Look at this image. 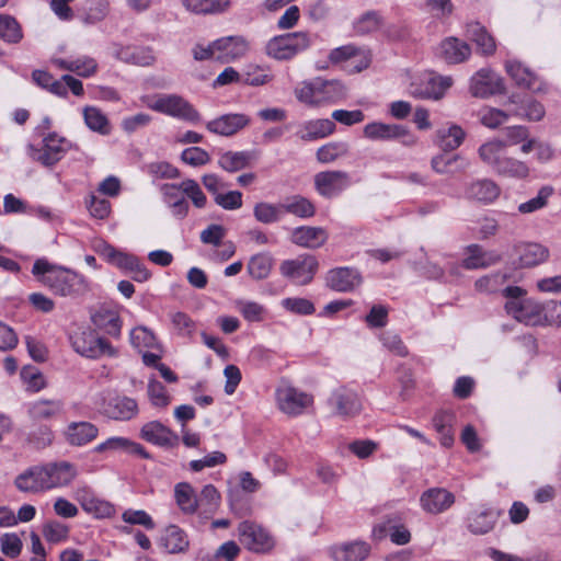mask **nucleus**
<instances>
[{
    "mask_svg": "<svg viewBox=\"0 0 561 561\" xmlns=\"http://www.w3.org/2000/svg\"><path fill=\"white\" fill-rule=\"evenodd\" d=\"M147 393L153 407L167 408L171 403V396L165 387L156 378L148 380Z\"/></svg>",
    "mask_w": 561,
    "mask_h": 561,
    "instance_id": "bf43d9fd",
    "label": "nucleus"
},
{
    "mask_svg": "<svg viewBox=\"0 0 561 561\" xmlns=\"http://www.w3.org/2000/svg\"><path fill=\"white\" fill-rule=\"evenodd\" d=\"M183 7L194 14H216L230 5V0H182Z\"/></svg>",
    "mask_w": 561,
    "mask_h": 561,
    "instance_id": "49530a36",
    "label": "nucleus"
},
{
    "mask_svg": "<svg viewBox=\"0 0 561 561\" xmlns=\"http://www.w3.org/2000/svg\"><path fill=\"white\" fill-rule=\"evenodd\" d=\"M436 55L449 65H458L470 57L471 48L465 41L448 36L439 43Z\"/></svg>",
    "mask_w": 561,
    "mask_h": 561,
    "instance_id": "4be33fe9",
    "label": "nucleus"
},
{
    "mask_svg": "<svg viewBox=\"0 0 561 561\" xmlns=\"http://www.w3.org/2000/svg\"><path fill=\"white\" fill-rule=\"evenodd\" d=\"M455 501V495L448 490L431 488L421 494L420 505L424 512L437 515L449 510Z\"/></svg>",
    "mask_w": 561,
    "mask_h": 561,
    "instance_id": "aec40b11",
    "label": "nucleus"
},
{
    "mask_svg": "<svg viewBox=\"0 0 561 561\" xmlns=\"http://www.w3.org/2000/svg\"><path fill=\"white\" fill-rule=\"evenodd\" d=\"M318 270L319 262L317 257L308 253L285 260L279 265L280 275L299 286L311 283Z\"/></svg>",
    "mask_w": 561,
    "mask_h": 561,
    "instance_id": "9d476101",
    "label": "nucleus"
},
{
    "mask_svg": "<svg viewBox=\"0 0 561 561\" xmlns=\"http://www.w3.org/2000/svg\"><path fill=\"white\" fill-rule=\"evenodd\" d=\"M23 542L15 533H5L0 536L1 552L8 558L15 559L21 554Z\"/></svg>",
    "mask_w": 561,
    "mask_h": 561,
    "instance_id": "338daca9",
    "label": "nucleus"
},
{
    "mask_svg": "<svg viewBox=\"0 0 561 561\" xmlns=\"http://www.w3.org/2000/svg\"><path fill=\"white\" fill-rule=\"evenodd\" d=\"M273 265V256L268 252H262L250 257L247 271L253 279L261 280L268 277Z\"/></svg>",
    "mask_w": 561,
    "mask_h": 561,
    "instance_id": "c03bdc74",
    "label": "nucleus"
},
{
    "mask_svg": "<svg viewBox=\"0 0 561 561\" xmlns=\"http://www.w3.org/2000/svg\"><path fill=\"white\" fill-rule=\"evenodd\" d=\"M54 65L61 70L75 72L80 77L89 78L98 70V62L89 56H80L75 59H54Z\"/></svg>",
    "mask_w": 561,
    "mask_h": 561,
    "instance_id": "e433bc0d",
    "label": "nucleus"
},
{
    "mask_svg": "<svg viewBox=\"0 0 561 561\" xmlns=\"http://www.w3.org/2000/svg\"><path fill=\"white\" fill-rule=\"evenodd\" d=\"M99 435V428L91 422H70L64 430L66 443L73 447H83L93 442Z\"/></svg>",
    "mask_w": 561,
    "mask_h": 561,
    "instance_id": "5701e85b",
    "label": "nucleus"
},
{
    "mask_svg": "<svg viewBox=\"0 0 561 561\" xmlns=\"http://www.w3.org/2000/svg\"><path fill=\"white\" fill-rule=\"evenodd\" d=\"M311 44L312 36L308 32H293L270 39L266 53L275 59L285 60L305 51Z\"/></svg>",
    "mask_w": 561,
    "mask_h": 561,
    "instance_id": "6e6552de",
    "label": "nucleus"
},
{
    "mask_svg": "<svg viewBox=\"0 0 561 561\" xmlns=\"http://www.w3.org/2000/svg\"><path fill=\"white\" fill-rule=\"evenodd\" d=\"M529 130L522 125L508 126L497 130L493 136V150L516 145H524L529 141Z\"/></svg>",
    "mask_w": 561,
    "mask_h": 561,
    "instance_id": "473e14b6",
    "label": "nucleus"
},
{
    "mask_svg": "<svg viewBox=\"0 0 561 561\" xmlns=\"http://www.w3.org/2000/svg\"><path fill=\"white\" fill-rule=\"evenodd\" d=\"M348 145L344 141H333L317 150V159L321 163H330L348 153Z\"/></svg>",
    "mask_w": 561,
    "mask_h": 561,
    "instance_id": "13d9d810",
    "label": "nucleus"
},
{
    "mask_svg": "<svg viewBox=\"0 0 561 561\" xmlns=\"http://www.w3.org/2000/svg\"><path fill=\"white\" fill-rule=\"evenodd\" d=\"M72 350L89 359L115 357L117 350L104 337L90 329H78L69 335Z\"/></svg>",
    "mask_w": 561,
    "mask_h": 561,
    "instance_id": "423d86ee",
    "label": "nucleus"
},
{
    "mask_svg": "<svg viewBox=\"0 0 561 561\" xmlns=\"http://www.w3.org/2000/svg\"><path fill=\"white\" fill-rule=\"evenodd\" d=\"M75 497L85 512L93 513L96 516H106L112 511L106 502L98 500L87 486L77 489Z\"/></svg>",
    "mask_w": 561,
    "mask_h": 561,
    "instance_id": "a19ab883",
    "label": "nucleus"
},
{
    "mask_svg": "<svg viewBox=\"0 0 561 561\" xmlns=\"http://www.w3.org/2000/svg\"><path fill=\"white\" fill-rule=\"evenodd\" d=\"M350 185L351 178L345 171L330 170L314 175V188L324 198L339 196Z\"/></svg>",
    "mask_w": 561,
    "mask_h": 561,
    "instance_id": "4468645a",
    "label": "nucleus"
},
{
    "mask_svg": "<svg viewBox=\"0 0 561 561\" xmlns=\"http://www.w3.org/2000/svg\"><path fill=\"white\" fill-rule=\"evenodd\" d=\"M328 240L327 231L321 227L301 226L291 231L290 241L301 248L318 249Z\"/></svg>",
    "mask_w": 561,
    "mask_h": 561,
    "instance_id": "393cba45",
    "label": "nucleus"
},
{
    "mask_svg": "<svg viewBox=\"0 0 561 561\" xmlns=\"http://www.w3.org/2000/svg\"><path fill=\"white\" fill-rule=\"evenodd\" d=\"M253 216L256 221L264 225L278 222L283 218L282 204H272L268 202L256 203L253 207Z\"/></svg>",
    "mask_w": 561,
    "mask_h": 561,
    "instance_id": "09e8293b",
    "label": "nucleus"
},
{
    "mask_svg": "<svg viewBox=\"0 0 561 561\" xmlns=\"http://www.w3.org/2000/svg\"><path fill=\"white\" fill-rule=\"evenodd\" d=\"M466 34L470 41L476 43L478 49L483 55H489L491 36L483 25L479 22H470L467 24Z\"/></svg>",
    "mask_w": 561,
    "mask_h": 561,
    "instance_id": "6e6d98bb",
    "label": "nucleus"
},
{
    "mask_svg": "<svg viewBox=\"0 0 561 561\" xmlns=\"http://www.w3.org/2000/svg\"><path fill=\"white\" fill-rule=\"evenodd\" d=\"M129 341L131 346L138 350V352H142L145 350L163 352L162 344L154 332L145 325H138L131 329L129 333Z\"/></svg>",
    "mask_w": 561,
    "mask_h": 561,
    "instance_id": "4c0bfd02",
    "label": "nucleus"
},
{
    "mask_svg": "<svg viewBox=\"0 0 561 561\" xmlns=\"http://www.w3.org/2000/svg\"><path fill=\"white\" fill-rule=\"evenodd\" d=\"M250 154L245 151H227L219 157L218 164L227 172H237L249 165Z\"/></svg>",
    "mask_w": 561,
    "mask_h": 561,
    "instance_id": "5fc2aeb1",
    "label": "nucleus"
},
{
    "mask_svg": "<svg viewBox=\"0 0 561 561\" xmlns=\"http://www.w3.org/2000/svg\"><path fill=\"white\" fill-rule=\"evenodd\" d=\"M91 321L99 330L111 336L117 337L121 335L122 321L118 312L114 309L100 307L92 313Z\"/></svg>",
    "mask_w": 561,
    "mask_h": 561,
    "instance_id": "2f4dec72",
    "label": "nucleus"
},
{
    "mask_svg": "<svg viewBox=\"0 0 561 561\" xmlns=\"http://www.w3.org/2000/svg\"><path fill=\"white\" fill-rule=\"evenodd\" d=\"M250 122V117L243 113H229L209 121L206 128L213 134L229 137L245 128Z\"/></svg>",
    "mask_w": 561,
    "mask_h": 561,
    "instance_id": "412c9836",
    "label": "nucleus"
},
{
    "mask_svg": "<svg viewBox=\"0 0 561 561\" xmlns=\"http://www.w3.org/2000/svg\"><path fill=\"white\" fill-rule=\"evenodd\" d=\"M83 119L87 127L101 135H108L111 126L106 115L95 106H85L82 110Z\"/></svg>",
    "mask_w": 561,
    "mask_h": 561,
    "instance_id": "de8ad7c7",
    "label": "nucleus"
},
{
    "mask_svg": "<svg viewBox=\"0 0 561 561\" xmlns=\"http://www.w3.org/2000/svg\"><path fill=\"white\" fill-rule=\"evenodd\" d=\"M424 10L437 20L448 19L455 5L451 0H424Z\"/></svg>",
    "mask_w": 561,
    "mask_h": 561,
    "instance_id": "69168bd1",
    "label": "nucleus"
},
{
    "mask_svg": "<svg viewBox=\"0 0 561 561\" xmlns=\"http://www.w3.org/2000/svg\"><path fill=\"white\" fill-rule=\"evenodd\" d=\"M280 204L283 215L286 213L306 219L314 216L316 214L313 203L302 195L288 196Z\"/></svg>",
    "mask_w": 561,
    "mask_h": 561,
    "instance_id": "ea45409f",
    "label": "nucleus"
},
{
    "mask_svg": "<svg viewBox=\"0 0 561 561\" xmlns=\"http://www.w3.org/2000/svg\"><path fill=\"white\" fill-rule=\"evenodd\" d=\"M64 403L58 399H39L28 405V415L32 420H49L62 412Z\"/></svg>",
    "mask_w": 561,
    "mask_h": 561,
    "instance_id": "58836bf2",
    "label": "nucleus"
},
{
    "mask_svg": "<svg viewBox=\"0 0 561 561\" xmlns=\"http://www.w3.org/2000/svg\"><path fill=\"white\" fill-rule=\"evenodd\" d=\"M70 147L71 144L68 139L56 133H49L44 137L42 148L38 149L32 145L28 146V154L34 161L45 167H51L61 160Z\"/></svg>",
    "mask_w": 561,
    "mask_h": 561,
    "instance_id": "9b49d317",
    "label": "nucleus"
},
{
    "mask_svg": "<svg viewBox=\"0 0 561 561\" xmlns=\"http://www.w3.org/2000/svg\"><path fill=\"white\" fill-rule=\"evenodd\" d=\"M94 451L99 454L124 451L130 455H138L145 459L149 458V454L146 451L142 445L122 436H113L107 438L105 442L96 445L94 447Z\"/></svg>",
    "mask_w": 561,
    "mask_h": 561,
    "instance_id": "bb28decb",
    "label": "nucleus"
},
{
    "mask_svg": "<svg viewBox=\"0 0 561 561\" xmlns=\"http://www.w3.org/2000/svg\"><path fill=\"white\" fill-rule=\"evenodd\" d=\"M42 531L45 540L50 543L66 541L69 537V527L59 520H48Z\"/></svg>",
    "mask_w": 561,
    "mask_h": 561,
    "instance_id": "052dcab7",
    "label": "nucleus"
},
{
    "mask_svg": "<svg viewBox=\"0 0 561 561\" xmlns=\"http://www.w3.org/2000/svg\"><path fill=\"white\" fill-rule=\"evenodd\" d=\"M173 495L176 506L184 515H194L198 512V494L191 483H176Z\"/></svg>",
    "mask_w": 561,
    "mask_h": 561,
    "instance_id": "72a5a7b5",
    "label": "nucleus"
},
{
    "mask_svg": "<svg viewBox=\"0 0 561 561\" xmlns=\"http://www.w3.org/2000/svg\"><path fill=\"white\" fill-rule=\"evenodd\" d=\"M465 138L466 131L455 123H446L436 130V144L445 152L459 148Z\"/></svg>",
    "mask_w": 561,
    "mask_h": 561,
    "instance_id": "7c9ffc66",
    "label": "nucleus"
},
{
    "mask_svg": "<svg viewBox=\"0 0 561 561\" xmlns=\"http://www.w3.org/2000/svg\"><path fill=\"white\" fill-rule=\"evenodd\" d=\"M505 298L504 309L508 316L527 327H546V304L527 297V290L520 286L508 285L501 290Z\"/></svg>",
    "mask_w": 561,
    "mask_h": 561,
    "instance_id": "f03ea898",
    "label": "nucleus"
},
{
    "mask_svg": "<svg viewBox=\"0 0 561 561\" xmlns=\"http://www.w3.org/2000/svg\"><path fill=\"white\" fill-rule=\"evenodd\" d=\"M379 340H380L382 346L386 347L392 354L400 356V357L408 356V354H409L408 348L404 345V343L401 340L399 334H397L392 331H386L379 335Z\"/></svg>",
    "mask_w": 561,
    "mask_h": 561,
    "instance_id": "774afa93",
    "label": "nucleus"
},
{
    "mask_svg": "<svg viewBox=\"0 0 561 561\" xmlns=\"http://www.w3.org/2000/svg\"><path fill=\"white\" fill-rule=\"evenodd\" d=\"M32 274L37 282L60 297L77 298L90 290L89 282L83 275L66 266L51 263L45 257L34 262Z\"/></svg>",
    "mask_w": 561,
    "mask_h": 561,
    "instance_id": "f257e3e1",
    "label": "nucleus"
},
{
    "mask_svg": "<svg viewBox=\"0 0 561 561\" xmlns=\"http://www.w3.org/2000/svg\"><path fill=\"white\" fill-rule=\"evenodd\" d=\"M160 546L168 553H183L190 547L187 534L178 525L167 526L160 537Z\"/></svg>",
    "mask_w": 561,
    "mask_h": 561,
    "instance_id": "c85d7f7f",
    "label": "nucleus"
},
{
    "mask_svg": "<svg viewBox=\"0 0 561 561\" xmlns=\"http://www.w3.org/2000/svg\"><path fill=\"white\" fill-rule=\"evenodd\" d=\"M549 259V250L539 243L528 242L513 247L493 254V265L497 263L511 264L522 268L535 267Z\"/></svg>",
    "mask_w": 561,
    "mask_h": 561,
    "instance_id": "7ed1b4c3",
    "label": "nucleus"
},
{
    "mask_svg": "<svg viewBox=\"0 0 561 561\" xmlns=\"http://www.w3.org/2000/svg\"><path fill=\"white\" fill-rule=\"evenodd\" d=\"M15 489L24 494L39 495L47 492L41 465H34L20 472L13 481Z\"/></svg>",
    "mask_w": 561,
    "mask_h": 561,
    "instance_id": "f3484780",
    "label": "nucleus"
},
{
    "mask_svg": "<svg viewBox=\"0 0 561 561\" xmlns=\"http://www.w3.org/2000/svg\"><path fill=\"white\" fill-rule=\"evenodd\" d=\"M470 93L474 98L485 99L491 94V70L482 68L470 79Z\"/></svg>",
    "mask_w": 561,
    "mask_h": 561,
    "instance_id": "864d4df0",
    "label": "nucleus"
},
{
    "mask_svg": "<svg viewBox=\"0 0 561 561\" xmlns=\"http://www.w3.org/2000/svg\"><path fill=\"white\" fill-rule=\"evenodd\" d=\"M328 404L335 415L342 417L354 416L362 410L358 394L347 387L334 389L328 399Z\"/></svg>",
    "mask_w": 561,
    "mask_h": 561,
    "instance_id": "2eb2a0df",
    "label": "nucleus"
},
{
    "mask_svg": "<svg viewBox=\"0 0 561 561\" xmlns=\"http://www.w3.org/2000/svg\"><path fill=\"white\" fill-rule=\"evenodd\" d=\"M369 546L357 541L342 545L332 550L334 561H363L369 554Z\"/></svg>",
    "mask_w": 561,
    "mask_h": 561,
    "instance_id": "37998d69",
    "label": "nucleus"
},
{
    "mask_svg": "<svg viewBox=\"0 0 561 561\" xmlns=\"http://www.w3.org/2000/svg\"><path fill=\"white\" fill-rule=\"evenodd\" d=\"M139 435L144 440L161 447L172 446L178 439V436L159 421L145 423Z\"/></svg>",
    "mask_w": 561,
    "mask_h": 561,
    "instance_id": "a878e982",
    "label": "nucleus"
},
{
    "mask_svg": "<svg viewBox=\"0 0 561 561\" xmlns=\"http://www.w3.org/2000/svg\"><path fill=\"white\" fill-rule=\"evenodd\" d=\"M431 164L432 169L439 174L462 172L469 167V162L460 154L451 157L438 154L432 159Z\"/></svg>",
    "mask_w": 561,
    "mask_h": 561,
    "instance_id": "a18cd8bd",
    "label": "nucleus"
},
{
    "mask_svg": "<svg viewBox=\"0 0 561 561\" xmlns=\"http://www.w3.org/2000/svg\"><path fill=\"white\" fill-rule=\"evenodd\" d=\"M467 530L476 536L485 535L491 529V508L488 504L472 506L465 518Z\"/></svg>",
    "mask_w": 561,
    "mask_h": 561,
    "instance_id": "cd10ccee",
    "label": "nucleus"
},
{
    "mask_svg": "<svg viewBox=\"0 0 561 561\" xmlns=\"http://www.w3.org/2000/svg\"><path fill=\"white\" fill-rule=\"evenodd\" d=\"M505 69L508 76L515 81L518 87L528 89L536 93L547 91L546 83L529 68L523 66L517 60H507Z\"/></svg>",
    "mask_w": 561,
    "mask_h": 561,
    "instance_id": "6ab92c4d",
    "label": "nucleus"
},
{
    "mask_svg": "<svg viewBox=\"0 0 561 561\" xmlns=\"http://www.w3.org/2000/svg\"><path fill=\"white\" fill-rule=\"evenodd\" d=\"M110 53L115 59L135 66H151L156 60L152 49L146 46L113 43Z\"/></svg>",
    "mask_w": 561,
    "mask_h": 561,
    "instance_id": "dca6fc26",
    "label": "nucleus"
},
{
    "mask_svg": "<svg viewBox=\"0 0 561 561\" xmlns=\"http://www.w3.org/2000/svg\"><path fill=\"white\" fill-rule=\"evenodd\" d=\"M335 130V124L330 118L311 119L300 125L297 136L304 141L324 138Z\"/></svg>",
    "mask_w": 561,
    "mask_h": 561,
    "instance_id": "f704fd0d",
    "label": "nucleus"
},
{
    "mask_svg": "<svg viewBox=\"0 0 561 561\" xmlns=\"http://www.w3.org/2000/svg\"><path fill=\"white\" fill-rule=\"evenodd\" d=\"M23 37V33L18 21L5 14H0V38L7 43L16 44Z\"/></svg>",
    "mask_w": 561,
    "mask_h": 561,
    "instance_id": "4d7b16f0",
    "label": "nucleus"
},
{
    "mask_svg": "<svg viewBox=\"0 0 561 561\" xmlns=\"http://www.w3.org/2000/svg\"><path fill=\"white\" fill-rule=\"evenodd\" d=\"M316 79L318 105L337 103L346 98L347 91L341 81Z\"/></svg>",
    "mask_w": 561,
    "mask_h": 561,
    "instance_id": "c9c22d12",
    "label": "nucleus"
},
{
    "mask_svg": "<svg viewBox=\"0 0 561 561\" xmlns=\"http://www.w3.org/2000/svg\"><path fill=\"white\" fill-rule=\"evenodd\" d=\"M363 134L365 138L373 141H390L401 139L404 146H413L416 144V138L405 126L400 124L371 122L365 125Z\"/></svg>",
    "mask_w": 561,
    "mask_h": 561,
    "instance_id": "f8f14e48",
    "label": "nucleus"
},
{
    "mask_svg": "<svg viewBox=\"0 0 561 561\" xmlns=\"http://www.w3.org/2000/svg\"><path fill=\"white\" fill-rule=\"evenodd\" d=\"M451 85V77H444L434 72H423L412 80L409 93L415 99L438 101Z\"/></svg>",
    "mask_w": 561,
    "mask_h": 561,
    "instance_id": "1a4fd4ad",
    "label": "nucleus"
},
{
    "mask_svg": "<svg viewBox=\"0 0 561 561\" xmlns=\"http://www.w3.org/2000/svg\"><path fill=\"white\" fill-rule=\"evenodd\" d=\"M215 48L217 60L229 62L243 57L249 49V43L242 36H226L215 41Z\"/></svg>",
    "mask_w": 561,
    "mask_h": 561,
    "instance_id": "b1692460",
    "label": "nucleus"
},
{
    "mask_svg": "<svg viewBox=\"0 0 561 561\" xmlns=\"http://www.w3.org/2000/svg\"><path fill=\"white\" fill-rule=\"evenodd\" d=\"M362 282L360 273L353 267H335L325 275L327 286L339 293L353 291Z\"/></svg>",
    "mask_w": 561,
    "mask_h": 561,
    "instance_id": "a211bd4d",
    "label": "nucleus"
},
{
    "mask_svg": "<svg viewBox=\"0 0 561 561\" xmlns=\"http://www.w3.org/2000/svg\"><path fill=\"white\" fill-rule=\"evenodd\" d=\"M495 167L500 174L511 178L525 179L529 174L527 164L514 158L499 159L495 161Z\"/></svg>",
    "mask_w": 561,
    "mask_h": 561,
    "instance_id": "603ef678",
    "label": "nucleus"
},
{
    "mask_svg": "<svg viewBox=\"0 0 561 561\" xmlns=\"http://www.w3.org/2000/svg\"><path fill=\"white\" fill-rule=\"evenodd\" d=\"M237 538L240 546L255 554L271 553L276 546V538L264 525L255 520H243L237 526Z\"/></svg>",
    "mask_w": 561,
    "mask_h": 561,
    "instance_id": "39448f33",
    "label": "nucleus"
},
{
    "mask_svg": "<svg viewBox=\"0 0 561 561\" xmlns=\"http://www.w3.org/2000/svg\"><path fill=\"white\" fill-rule=\"evenodd\" d=\"M138 403L129 397H115L105 407V414L117 421H129L137 416Z\"/></svg>",
    "mask_w": 561,
    "mask_h": 561,
    "instance_id": "c756f323",
    "label": "nucleus"
},
{
    "mask_svg": "<svg viewBox=\"0 0 561 561\" xmlns=\"http://www.w3.org/2000/svg\"><path fill=\"white\" fill-rule=\"evenodd\" d=\"M146 106L158 113L182 119L192 124L201 122L198 111L183 96L178 94H157L144 96Z\"/></svg>",
    "mask_w": 561,
    "mask_h": 561,
    "instance_id": "20e7f679",
    "label": "nucleus"
},
{
    "mask_svg": "<svg viewBox=\"0 0 561 561\" xmlns=\"http://www.w3.org/2000/svg\"><path fill=\"white\" fill-rule=\"evenodd\" d=\"M454 422L455 414L450 411H438L432 420L433 427L439 434L440 444L447 448L454 444Z\"/></svg>",
    "mask_w": 561,
    "mask_h": 561,
    "instance_id": "79ce46f5",
    "label": "nucleus"
},
{
    "mask_svg": "<svg viewBox=\"0 0 561 561\" xmlns=\"http://www.w3.org/2000/svg\"><path fill=\"white\" fill-rule=\"evenodd\" d=\"M198 511L204 514H214L220 506L221 496L217 488L206 484L198 494Z\"/></svg>",
    "mask_w": 561,
    "mask_h": 561,
    "instance_id": "3c124183",
    "label": "nucleus"
},
{
    "mask_svg": "<svg viewBox=\"0 0 561 561\" xmlns=\"http://www.w3.org/2000/svg\"><path fill=\"white\" fill-rule=\"evenodd\" d=\"M276 405L284 414L296 417L313 405V396L289 382H280L275 390Z\"/></svg>",
    "mask_w": 561,
    "mask_h": 561,
    "instance_id": "0eeeda50",
    "label": "nucleus"
},
{
    "mask_svg": "<svg viewBox=\"0 0 561 561\" xmlns=\"http://www.w3.org/2000/svg\"><path fill=\"white\" fill-rule=\"evenodd\" d=\"M42 468L47 492L70 485L78 476L76 466L65 460L42 463Z\"/></svg>",
    "mask_w": 561,
    "mask_h": 561,
    "instance_id": "ddd939ff",
    "label": "nucleus"
},
{
    "mask_svg": "<svg viewBox=\"0 0 561 561\" xmlns=\"http://www.w3.org/2000/svg\"><path fill=\"white\" fill-rule=\"evenodd\" d=\"M237 310L249 322H261L264 320L266 309L259 302L251 300H238Z\"/></svg>",
    "mask_w": 561,
    "mask_h": 561,
    "instance_id": "e2e57ef3",
    "label": "nucleus"
},
{
    "mask_svg": "<svg viewBox=\"0 0 561 561\" xmlns=\"http://www.w3.org/2000/svg\"><path fill=\"white\" fill-rule=\"evenodd\" d=\"M180 187L184 197L190 198L195 207L204 208L206 206V195L195 180L186 179L180 183Z\"/></svg>",
    "mask_w": 561,
    "mask_h": 561,
    "instance_id": "0e129e2a",
    "label": "nucleus"
},
{
    "mask_svg": "<svg viewBox=\"0 0 561 561\" xmlns=\"http://www.w3.org/2000/svg\"><path fill=\"white\" fill-rule=\"evenodd\" d=\"M32 79L42 89L47 90L48 92L60 98L67 96V89L61 81V78L55 79L53 75L47 71L34 70L32 72Z\"/></svg>",
    "mask_w": 561,
    "mask_h": 561,
    "instance_id": "8fccbe9b",
    "label": "nucleus"
},
{
    "mask_svg": "<svg viewBox=\"0 0 561 561\" xmlns=\"http://www.w3.org/2000/svg\"><path fill=\"white\" fill-rule=\"evenodd\" d=\"M490 255L478 244H471L467 248L466 257L461 266L467 270L484 267L489 264Z\"/></svg>",
    "mask_w": 561,
    "mask_h": 561,
    "instance_id": "680f3d73",
    "label": "nucleus"
}]
</instances>
